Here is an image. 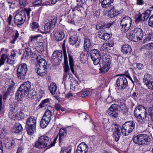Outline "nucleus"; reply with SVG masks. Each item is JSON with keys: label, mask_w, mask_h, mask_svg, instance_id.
<instances>
[{"label": "nucleus", "mask_w": 153, "mask_h": 153, "mask_svg": "<svg viewBox=\"0 0 153 153\" xmlns=\"http://www.w3.org/2000/svg\"><path fill=\"white\" fill-rule=\"evenodd\" d=\"M50 103V100L49 99H46L42 101L39 105V106L42 108L48 105Z\"/></svg>", "instance_id": "40"}, {"label": "nucleus", "mask_w": 153, "mask_h": 153, "mask_svg": "<svg viewBox=\"0 0 153 153\" xmlns=\"http://www.w3.org/2000/svg\"><path fill=\"white\" fill-rule=\"evenodd\" d=\"M117 86L119 87V89L123 90L128 86L127 80L124 75H121L117 80Z\"/></svg>", "instance_id": "9"}, {"label": "nucleus", "mask_w": 153, "mask_h": 153, "mask_svg": "<svg viewBox=\"0 0 153 153\" xmlns=\"http://www.w3.org/2000/svg\"><path fill=\"white\" fill-rule=\"evenodd\" d=\"M25 93L22 89H20V88H19L16 93V99L18 101L21 100V99L24 97Z\"/></svg>", "instance_id": "27"}, {"label": "nucleus", "mask_w": 153, "mask_h": 153, "mask_svg": "<svg viewBox=\"0 0 153 153\" xmlns=\"http://www.w3.org/2000/svg\"><path fill=\"white\" fill-rule=\"evenodd\" d=\"M62 50L64 56V60L65 62V65L64 67L65 73H66L69 70L68 63H66V62L67 61L68 57L66 53V48L65 46H62Z\"/></svg>", "instance_id": "17"}, {"label": "nucleus", "mask_w": 153, "mask_h": 153, "mask_svg": "<svg viewBox=\"0 0 153 153\" xmlns=\"http://www.w3.org/2000/svg\"><path fill=\"white\" fill-rule=\"evenodd\" d=\"M44 95V92L42 90H40L38 93V96H39V98H41Z\"/></svg>", "instance_id": "64"}, {"label": "nucleus", "mask_w": 153, "mask_h": 153, "mask_svg": "<svg viewBox=\"0 0 153 153\" xmlns=\"http://www.w3.org/2000/svg\"><path fill=\"white\" fill-rule=\"evenodd\" d=\"M132 19L128 16L123 17L120 21V30L122 33H126L130 29Z\"/></svg>", "instance_id": "4"}, {"label": "nucleus", "mask_w": 153, "mask_h": 153, "mask_svg": "<svg viewBox=\"0 0 153 153\" xmlns=\"http://www.w3.org/2000/svg\"><path fill=\"white\" fill-rule=\"evenodd\" d=\"M23 130L22 125L19 123H16L13 126L12 129V132L18 133L22 131Z\"/></svg>", "instance_id": "23"}, {"label": "nucleus", "mask_w": 153, "mask_h": 153, "mask_svg": "<svg viewBox=\"0 0 153 153\" xmlns=\"http://www.w3.org/2000/svg\"><path fill=\"white\" fill-rule=\"evenodd\" d=\"M120 108V106L119 105L116 104H112L111 106L109 108V109L115 110L117 111H118L119 109Z\"/></svg>", "instance_id": "48"}, {"label": "nucleus", "mask_w": 153, "mask_h": 153, "mask_svg": "<svg viewBox=\"0 0 153 153\" xmlns=\"http://www.w3.org/2000/svg\"><path fill=\"white\" fill-rule=\"evenodd\" d=\"M150 138L146 134L138 135L133 137V141L136 144L140 145L147 144L150 142Z\"/></svg>", "instance_id": "5"}, {"label": "nucleus", "mask_w": 153, "mask_h": 153, "mask_svg": "<svg viewBox=\"0 0 153 153\" xmlns=\"http://www.w3.org/2000/svg\"><path fill=\"white\" fill-rule=\"evenodd\" d=\"M121 51L124 54L129 55L132 51L130 46L127 44L123 45L121 48Z\"/></svg>", "instance_id": "21"}, {"label": "nucleus", "mask_w": 153, "mask_h": 153, "mask_svg": "<svg viewBox=\"0 0 153 153\" xmlns=\"http://www.w3.org/2000/svg\"><path fill=\"white\" fill-rule=\"evenodd\" d=\"M42 0H36L33 3V4L34 6H37L42 3Z\"/></svg>", "instance_id": "62"}, {"label": "nucleus", "mask_w": 153, "mask_h": 153, "mask_svg": "<svg viewBox=\"0 0 153 153\" xmlns=\"http://www.w3.org/2000/svg\"><path fill=\"white\" fill-rule=\"evenodd\" d=\"M39 37H40L42 38V35H37L34 36H32L30 40L32 42H34L36 41H37Z\"/></svg>", "instance_id": "54"}, {"label": "nucleus", "mask_w": 153, "mask_h": 153, "mask_svg": "<svg viewBox=\"0 0 153 153\" xmlns=\"http://www.w3.org/2000/svg\"><path fill=\"white\" fill-rule=\"evenodd\" d=\"M108 8V14L109 17L113 18L119 14V12L113 6H110Z\"/></svg>", "instance_id": "20"}, {"label": "nucleus", "mask_w": 153, "mask_h": 153, "mask_svg": "<svg viewBox=\"0 0 153 153\" xmlns=\"http://www.w3.org/2000/svg\"><path fill=\"white\" fill-rule=\"evenodd\" d=\"M111 67L110 65L103 62L102 67L100 69L101 73H104L108 71Z\"/></svg>", "instance_id": "30"}, {"label": "nucleus", "mask_w": 153, "mask_h": 153, "mask_svg": "<svg viewBox=\"0 0 153 153\" xmlns=\"http://www.w3.org/2000/svg\"><path fill=\"white\" fill-rule=\"evenodd\" d=\"M49 89L52 95L55 94L57 90L56 84L54 83H51L49 87Z\"/></svg>", "instance_id": "36"}, {"label": "nucleus", "mask_w": 153, "mask_h": 153, "mask_svg": "<svg viewBox=\"0 0 153 153\" xmlns=\"http://www.w3.org/2000/svg\"><path fill=\"white\" fill-rule=\"evenodd\" d=\"M108 47L106 43H104L101 46V50L102 51H107Z\"/></svg>", "instance_id": "60"}, {"label": "nucleus", "mask_w": 153, "mask_h": 153, "mask_svg": "<svg viewBox=\"0 0 153 153\" xmlns=\"http://www.w3.org/2000/svg\"><path fill=\"white\" fill-rule=\"evenodd\" d=\"M14 35L12 37V40L11 41V42L12 43H15V42L18 38L19 35V33L17 30H16L14 32Z\"/></svg>", "instance_id": "44"}, {"label": "nucleus", "mask_w": 153, "mask_h": 153, "mask_svg": "<svg viewBox=\"0 0 153 153\" xmlns=\"http://www.w3.org/2000/svg\"><path fill=\"white\" fill-rule=\"evenodd\" d=\"M19 1L20 5L24 7L26 6L28 4L27 0H19Z\"/></svg>", "instance_id": "53"}, {"label": "nucleus", "mask_w": 153, "mask_h": 153, "mask_svg": "<svg viewBox=\"0 0 153 153\" xmlns=\"http://www.w3.org/2000/svg\"><path fill=\"white\" fill-rule=\"evenodd\" d=\"M31 84L30 82L27 81L25 82L20 87V89H22L25 93L30 91Z\"/></svg>", "instance_id": "15"}, {"label": "nucleus", "mask_w": 153, "mask_h": 153, "mask_svg": "<svg viewBox=\"0 0 153 153\" xmlns=\"http://www.w3.org/2000/svg\"><path fill=\"white\" fill-rule=\"evenodd\" d=\"M32 53L31 48H27L25 49L23 57L28 59L31 56Z\"/></svg>", "instance_id": "31"}, {"label": "nucleus", "mask_w": 153, "mask_h": 153, "mask_svg": "<svg viewBox=\"0 0 153 153\" xmlns=\"http://www.w3.org/2000/svg\"><path fill=\"white\" fill-rule=\"evenodd\" d=\"M122 133L123 135L127 136L129 135L131 132L127 129H126V128L123 125L122 126L121 129Z\"/></svg>", "instance_id": "47"}, {"label": "nucleus", "mask_w": 153, "mask_h": 153, "mask_svg": "<svg viewBox=\"0 0 153 153\" xmlns=\"http://www.w3.org/2000/svg\"><path fill=\"white\" fill-rule=\"evenodd\" d=\"M62 59V51L61 50L55 51L51 57V61L54 62L55 65L59 64Z\"/></svg>", "instance_id": "10"}, {"label": "nucleus", "mask_w": 153, "mask_h": 153, "mask_svg": "<svg viewBox=\"0 0 153 153\" xmlns=\"http://www.w3.org/2000/svg\"><path fill=\"white\" fill-rule=\"evenodd\" d=\"M108 114L111 116L114 117H117L118 115V111H117L115 110L109 109L108 111Z\"/></svg>", "instance_id": "45"}, {"label": "nucleus", "mask_w": 153, "mask_h": 153, "mask_svg": "<svg viewBox=\"0 0 153 153\" xmlns=\"http://www.w3.org/2000/svg\"><path fill=\"white\" fill-rule=\"evenodd\" d=\"M112 126L113 127V129H114V130L115 131L117 130L120 131V130L121 128L119 125L115 123L112 124Z\"/></svg>", "instance_id": "56"}, {"label": "nucleus", "mask_w": 153, "mask_h": 153, "mask_svg": "<svg viewBox=\"0 0 153 153\" xmlns=\"http://www.w3.org/2000/svg\"><path fill=\"white\" fill-rule=\"evenodd\" d=\"M52 116V112L51 111L47 110L45 112L42 117L46 120L51 121Z\"/></svg>", "instance_id": "35"}, {"label": "nucleus", "mask_w": 153, "mask_h": 153, "mask_svg": "<svg viewBox=\"0 0 153 153\" xmlns=\"http://www.w3.org/2000/svg\"><path fill=\"white\" fill-rule=\"evenodd\" d=\"M143 82L149 89L153 90V78L150 75L145 74Z\"/></svg>", "instance_id": "11"}, {"label": "nucleus", "mask_w": 153, "mask_h": 153, "mask_svg": "<svg viewBox=\"0 0 153 153\" xmlns=\"http://www.w3.org/2000/svg\"><path fill=\"white\" fill-rule=\"evenodd\" d=\"M114 0H103L102 1L101 5L103 8L108 9V7L112 5L111 2H113Z\"/></svg>", "instance_id": "32"}, {"label": "nucleus", "mask_w": 153, "mask_h": 153, "mask_svg": "<svg viewBox=\"0 0 153 153\" xmlns=\"http://www.w3.org/2000/svg\"><path fill=\"white\" fill-rule=\"evenodd\" d=\"M44 28L45 31L47 32L50 31L53 28L50 23H47L45 24L44 27Z\"/></svg>", "instance_id": "49"}, {"label": "nucleus", "mask_w": 153, "mask_h": 153, "mask_svg": "<svg viewBox=\"0 0 153 153\" xmlns=\"http://www.w3.org/2000/svg\"><path fill=\"white\" fill-rule=\"evenodd\" d=\"M148 112L149 114L148 118L149 120L153 121V107H149L148 109Z\"/></svg>", "instance_id": "46"}, {"label": "nucleus", "mask_w": 153, "mask_h": 153, "mask_svg": "<svg viewBox=\"0 0 153 153\" xmlns=\"http://www.w3.org/2000/svg\"><path fill=\"white\" fill-rule=\"evenodd\" d=\"M105 26V23L103 22H100L96 26V28L97 30L101 29Z\"/></svg>", "instance_id": "50"}, {"label": "nucleus", "mask_w": 153, "mask_h": 153, "mask_svg": "<svg viewBox=\"0 0 153 153\" xmlns=\"http://www.w3.org/2000/svg\"><path fill=\"white\" fill-rule=\"evenodd\" d=\"M10 118L14 120L16 119L19 120H21L19 114H15L13 115V117L12 118Z\"/></svg>", "instance_id": "61"}, {"label": "nucleus", "mask_w": 153, "mask_h": 153, "mask_svg": "<svg viewBox=\"0 0 153 153\" xmlns=\"http://www.w3.org/2000/svg\"><path fill=\"white\" fill-rule=\"evenodd\" d=\"M88 55L86 53L82 52L80 55V59L81 62L83 63H86L87 60Z\"/></svg>", "instance_id": "34"}, {"label": "nucleus", "mask_w": 153, "mask_h": 153, "mask_svg": "<svg viewBox=\"0 0 153 153\" xmlns=\"http://www.w3.org/2000/svg\"><path fill=\"white\" fill-rule=\"evenodd\" d=\"M103 62L111 65V57L108 53H105L102 56Z\"/></svg>", "instance_id": "29"}, {"label": "nucleus", "mask_w": 153, "mask_h": 153, "mask_svg": "<svg viewBox=\"0 0 153 153\" xmlns=\"http://www.w3.org/2000/svg\"><path fill=\"white\" fill-rule=\"evenodd\" d=\"M120 135L121 133L120 130L115 131L114 132L113 137L115 138V140L117 142L118 141Z\"/></svg>", "instance_id": "42"}, {"label": "nucleus", "mask_w": 153, "mask_h": 153, "mask_svg": "<svg viewBox=\"0 0 153 153\" xmlns=\"http://www.w3.org/2000/svg\"><path fill=\"white\" fill-rule=\"evenodd\" d=\"M4 106L2 104V96L0 95V112H3Z\"/></svg>", "instance_id": "55"}, {"label": "nucleus", "mask_w": 153, "mask_h": 153, "mask_svg": "<svg viewBox=\"0 0 153 153\" xmlns=\"http://www.w3.org/2000/svg\"><path fill=\"white\" fill-rule=\"evenodd\" d=\"M15 142L13 140H9V139H7V142L5 143V147L8 149H10L12 147L14 144Z\"/></svg>", "instance_id": "41"}, {"label": "nucleus", "mask_w": 153, "mask_h": 153, "mask_svg": "<svg viewBox=\"0 0 153 153\" xmlns=\"http://www.w3.org/2000/svg\"><path fill=\"white\" fill-rule=\"evenodd\" d=\"M50 121L46 120L45 118L42 117L40 122V126L42 128H46L49 124Z\"/></svg>", "instance_id": "37"}, {"label": "nucleus", "mask_w": 153, "mask_h": 153, "mask_svg": "<svg viewBox=\"0 0 153 153\" xmlns=\"http://www.w3.org/2000/svg\"><path fill=\"white\" fill-rule=\"evenodd\" d=\"M150 13L151 12L149 10H147L144 13H143L144 14L146 19H147L149 18Z\"/></svg>", "instance_id": "59"}, {"label": "nucleus", "mask_w": 153, "mask_h": 153, "mask_svg": "<svg viewBox=\"0 0 153 153\" xmlns=\"http://www.w3.org/2000/svg\"><path fill=\"white\" fill-rule=\"evenodd\" d=\"M36 118L34 116H31L27 119L26 125L36 126Z\"/></svg>", "instance_id": "24"}, {"label": "nucleus", "mask_w": 153, "mask_h": 153, "mask_svg": "<svg viewBox=\"0 0 153 153\" xmlns=\"http://www.w3.org/2000/svg\"><path fill=\"white\" fill-rule=\"evenodd\" d=\"M31 11V10L30 8H24L21 11L19 12L15 16L14 19V23L17 25L23 24L26 20V14L29 16Z\"/></svg>", "instance_id": "1"}, {"label": "nucleus", "mask_w": 153, "mask_h": 153, "mask_svg": "<svg viewBox=\"0 0 153 153\" xmlns=\"http://www.w3.org/2000/svg\"><path fill=\"white\" fill-rule=\"evenodd\" d=\"M135 116L141 119H146V113L145 108L142 105H139L136 108L134 111Z\"/></svg>", "instance_id": "7"}, {"label": "nucleus", "mask_w": 153, "mask_h": 153, "mask_svg": "<svg viewBox=\"0 0 153 153\" xmlns=\"http://www.w3.org/2000/svg\"><path fill=\"white\" fill-rule=\"evenodd\" d=\"M14 58V57L9 56V57L7 58V62L10 64H14L15 62Z\"/></svg>", "instance_id": "52"}, {"label": "nucleus", "mask_w": 153, "mask_h": 153, "mask_svg": "<svg viewBox=\"0 0 153 153\" xmlns=\"http://www.w3.org/2000/svg\"><path fill=\"white\" fill-rule=\"evenodd\" d=\"M27 71V65L25 63L20 65L17 68V75L19 79L23 80L25 78Z\"/></svg>", "instance_id": "6"}, {"label": "nucleus", "mask_w": 153, "mask_h": 153, "mask_svg": "<svg viewBox=\"0 0 153 153\" xmlns=\"http://www.w3.org/2000/svg\"><path fill=\"white\" fill-rule=\"evenodd\" d=\"M84 48L85 50L88 49L91 46V43L89 39L87 38H85L84 40Z\"/></svg>", "instance_id": "39"}, {"label": "nucleus", "mask_w": 153, "mask_h": 153, "mask_svg": "<svg viewBox=\"0 0 153 153\" xmlns=\"http://www.w3.org/2000/svg\"><path fill=\"white\" fill-rule=\"evenodd\" d=\"M7 56L5 54L3 55L0 59V66L3 65L4 62V61L7 59Z\"/></svg>", "instance_id": "51"}, {"label": "nucleus", "mask_w": 153, "mask_h": 153, "mask_svg": "<svg viewBox=\"0 0 153 153\" xmlns=\"http://www.w3.org/2000/svg\"><path fill=\"white\" fill-rule=\"evenodd\" d=\"M78 40V37L76 33L72 32L70 33L69 39V42L71 45H73L76 44Z\"/></svg>", "instance_id": "19"}, {"label": "nucleus", "mask_w": 153, "mask_h": 153, "mask_svg": "<svg viewBox=\"0 0 153 153\" xmlns=\"http://www.w3.org/2000/svg\"><path fill=\"white\" fill-rule=\"evenodd\" d=\"M143 36L142 30L139 28L136 27L131 32L128 39L134 42H138L142 39Z\"/></svg>", "instance_id": "3"}, {"label": "nucleus", "mask_w": 153, "mask_h": 153, "mask_svg": "<svg viewBox=\"0 0 153 153\" xmlns=\"http://www.w3.org/2000/svg\"><path fill=\"white\" fill-rule=\"evenodd\" d=\"M17 52L16 50H12L11 52V54L10 56L14 58L16 56Z\"/></svg>", "instance_id": "63"}, {"label": "nucleus", "mask_w": 153, "mask_h": 153, "mask_svg": "<svg viewBox=\"0 0 153 153\" xmlns=\"http://www.w3.org/2000/svg\"><path fill=\"white\" fill-rule=\"evenodd\" d=\"M69 56V63L70 66V68L72 72L74 74V62L73 60L71 55V51L67 50Z\"/></svg>", "instance_id": "28"}, {"label": "nucleus", "mask_w": 153, "mask_h": 153, "mask_svg": "<svg viewBox=\"0 0 153 153\" xmlns=\"http://www.w3.org/2000/svg\"><path fill=\"white\" fill-rule=\"evenodd\" d=\"M53 35L55 39L57 41L62 40L65 37L64 32L61 30L54 31Z\"/></svg>", "instance_id": "13"}, {"label": "nucleus", "mask_w": 153, "mask_h": 153, "mask_svg": "<svg viewBox=\"0 0 153 153\" xmlns=\"http://www.w3.org/2000/svg\"><path fill=\"white\" fill-rule=\"evenodd\" d=\"M88 147L84 142L79 144L77 147L76 153H86L88 151Z\"/></svg>", "instance_id": "12"}, {"label": "nucleus", "mask_w": 153, "mask_h": 153, "mask_svg": "<svg viewBox=\"0 0 153 153\" xmlns=\"http://www.w3.org/2000/svg\"><path fill=\"white\" fill-rule=\"evenodd\" d=\"M72 148L71 146L62 147L60 153H71Z\"/></svg>", "instance_id": "43"}, {"label": "nucleus", "mask_w": 153, "mask_h": 153, "mask_svg": "<svg viewBox=\"0 0 153 153\" xmlns=\"http://www.w3.org/2000/svg\"><path fill=\"white\" fill-rule=\"evenodd\" d=\"M17 111L16 104L14 102L12 103L10 105L9 109L8 116L9 118L13 117V115Z\"/></svg>", "instance_id": "16"}, {"label": "nucleus", "mask_w": 153, "mask_h": 153, "mask_svg": "<svg viewBox=\"0 0 153 153\" xmlns=\"http://www.w3.org/2000/svg\"><path fill=\"white\" fill-rule=\"evenodd\" d=\"M98 36L100 39L105 40H108L110 37V35L107 33L104 29L99 31Z\"/></svg>", "instance_id": "18"}, {"label": "nucleus", "mask_w": 153, "mask_h": 153, "mask_svg": "<svg viewBox=\"0 0 153 153\" xmlns=\"http://www.w3.org/2000/svg\"><path fill=\"white\" fill-rule=\"evenodd\" d=\"M123 126L131 132L135 128V123L133 121L126 122Z\"/></svg>", "instance_id": "22"}, {"label": "nucleus", "mask_w": 153, "mask_h": 153, "mask_svg": "<svg viewBox=\"0 0 153 153\" xmlns=\"http://www.w3.org/2000/svg\"><path fill=\"white\" fill-rule=\"evenodd\" d=\"M26 126L27 133L29 135L33 134L36 131V126L27 125Z\"/></svg>", "instance_id": "33"}, {"label": "nucleus", "mask_w": 153, "mask_h": 153, "mask_svg": "<svg viewBox=\"0 0 153 153\" xmlns=\"http://www.w3.org/2000/svg\"><path fill=\"white\" fill-rule=\"evenodd\" d=\"M48 23L51 24V25L52 28H54V26L55 25L56 23V19H51V21H50Z\"/></svg>", "instance_id": "57"}, {"label": "nucleus", "mask_w": 153, "mask_h": 153, "mask_svg": "<svg viewBox=\"0 0 153 153\" xmlns=\"http://www.w3.org/2000/svg\"><path fill=\"white\" fill-rule=\"evenodd\" d=\"M46 68L38 67L36 68V71L38 75L43 76L45 75L47 71Z\"/></svg>", "instance_id": "26"}, {"label": "nucleus", "mask_w": 153, "mask_h": 153, "mask_svg": "<svg viewBox=\"0 0 153 153\" xmlns=\"http://www.w3.org/2000/svg\"><path fill=\"white\" fill-rule=\"evenodd\" d=\"M90 56L94 65H97L100 62L101 58L100 52L97 49H92L90 51Z\"/></svg>", "instance_id": "8"}, {"label": "nucleus", "mask_w": 153, "mask_h": 153, "mask_svg": "<svg viewBox=\"0 0 153 153\" xmlns=\"http://www.w3.org/2000/svg\"><path fill=\"white\" fill-rule=\"evenodd\" d=\"M31 26L32 29L34 31L38 32L39 31L38 24L36 22H33L31 24Z\"/></svg>", "instance_id": "38"}, {"label": "nucleus", "mask_w": 153, "mask_h": 153, "mask_svg": "<svg viewBox=\"0 0 153 153\" xmlns=\"http://www.w3.org/2000/svg\"><path fill=\"white\" fill-rule=\"evenodd\" d=\"M36 59L37 61L36 64V66L37 65L40 67L47 68V63L46 61L44 59L42 58L40 55L37 56L36 57Z\"/></svg>", "instance_id": "14"}, {"label": "nucleus", "mask_w": 153, "mask_h": 153, "mask_svg": "<svg viewBox=\"0 0 153 153\" xmlns=\"http://www.w3.org/2000/svg\"><path fill=\"white\" fill-rule=\"evenodd\" d=\"M54 146L51 141V139L46 136L40 137L38 140L35 143L34 146L37 148L42 149L46 147L50 148Z\"/></svg>", "instance_id": "2"}, {"label": "nucleus", "mask_w": 153, "mask_h": 153, "mask_svg": "<svg viewBox=\"0 0 153 153\" xmlns=\"http://www.w3.org/2000/svg\"><path fill=\"white\" fill-rule=\"evenodd\" d=\"M66 129L65 128H61L59 132V143H61L63 139L66 137L67 135Z\"/></svg>", "instance_id": "25"}, {"label": "nucleus", "mask_w": 153, "mask_h": 153, "mask_svg": "<svg viewBox=\"0 0 153 153\" xmlns=\"http://www.w3.org/2000/svg\"><path fill=\"white\" fill-rule=\"evenodd\" d=\"M149 24L150 26L153 27V15H152L149 18Z\"/></svg>", "instance_id": "58"}]
</instances>
